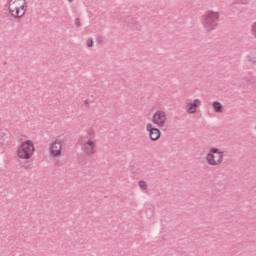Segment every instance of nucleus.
I'll list each match as a JSON object with an SVG mask.
<instances>
[{
  "instance_id": "nucleus-1",
  "label": "nucleus",
  "mask_w": 256,
  "mask_h": 256,
  "mask_svg": "<svg viewBox=\"0 0 256 256\" xmlns=\"http://www.w3.org/2000/svg\"><path fill=\"white\" fill-rule=\"evenodd\" d=\"M5 7L8 8L11 17L21 19L27 13V0H7Z\"/></svg>"
},
{
  "instance_id": "nucleus-2",
  "label": "nucleus",
  "mask_w": 256,
  "mask_h": 256,
  "mask_svg": "<svg viewBox=\"0 0 256 256\" xmlns=\"http://www.w3.org/2000/svg\"><path fill=\"white\" fill-rule=\"evenodd\" d=\"M219 19V12L207 11L202 15L201 23L205 31L211 33V31H215L219 27Z\"/></svg>"
},
{
  "instance_id": "nucleus-3",
  "label": "nucleus",
  "mask_w": 256,
  "mask_h": 256,
  "mask_svg": "<svg viewBox=\"0 0 256 256\" xmlns=\"http://www.w3.org/2000/svg\"><path fill=\"white\" fill-rule=\"evenodd\" d=\"M86 142H83L82 148L84 153L91 157L92 155H95V147H97V142L95 140V131L92 129L88 130L86 134Z\"/></svg>"
},
{
  "instance_id": "nucleus-4",
  "label": "nucleus",
  "mask_w": 256,
  "mask_h": 256,
  "mask_svg": "<svg viewBox=\"0 0 256 256\" xmlns=\"http://www.w3.org/2000/svg\"><path fill=\"white\" fill-rule=\"evenodd\" d=\"M223 157H225V152L219 150L218 148H211L206 155V162L212 167L221 165L223 163Z\"/></svg>"
},
{
  "instance_id": "nucleus-5",
  "label": "nucleus",
  "mask_w": 256,
  "mask_h": 256,
  "mask_svg": "<svg viewBox=\"0 0 256 256\" xmlns=\"http://www.w3.org/2000/svg\"><path fill=\"white\" fill-rule=\"evenodd\" d=\"M33 153H35V146L30 140L22 143L18 148L19 159H29L30 157H33Z\"/></svg>"
},
{
  "instance_id": "nucleus-6",
  "label": "nucleus",
  "mask_w": 256,
  "mask_h": 256,
  "mask_svg": "<svg viewBox=\"0 0 256 256\" xmlns=\"http://www.w3.org/2000/svg\"><path fill=\"white\" fill-rule=\"evenodd\" d=\"M152 123L158 127H165V123H167V115L165 112L160 110L156 111L152 117Z\"/></svg>"
},
{
  "instance_id": "nucleus-7",
  "label": "nucleus",
  "mask_w": 256,
  "mask_h": 256,
  "mask_svg": "<svg viewBox=\"0 0 256 256\" xmlns=\"http://www.w3.org/2000/svg\"><path fill=\"white\" fill-rule=\"evenodd\" d=\"M146 131H148L149 139L151 141H159V139H161V130H159V128H155L153 124L148 123L146 125Z\"/></svg>"
},
{
  "instance_id": "nucleus-8",
  "label": "nucleus",
  "mask_w": 256,
  "mask_h": 256,
  "mask_svg": "<svg viewBox=\"0 0 256 256\" xmlns=\"http://www.w3.org/2000/svg\"><path fill=\"white\" fill-rule=\"evenodd\" d=\"M62 149H63V144L61 143V141L53 142L49 150L51 157H61Z\"/></svg>"
},
{
  "instance_id": "nucleus-9",
  "label": "nucleus",
  "mask_w": 256,
  "mask_h": 256,
  "mask_svg": "<svg viewBox=\"0 0 256 256\" xmlns=\"http://www.w3.org/2000/svg\"><path fill=\"white\" fill-rule=\"evenodd\" d=\"M197 107H201V101L199 99H195L193 103L187 104V113L195 115V113H197Z\"/></svg>"
},
{
  "instance_id": "nucleus-10",
  "label": "nucleus",
  "mask_w": 256,
  "mask_h": 256,
  "mask_svg": "<svg viewBox=\"0 0 256 256\" xmlns=\"http://www.w3.org/2000/svg\"><path fill=\"white\" fill-rule=\"evenodd\" d=\"M212 107H213L214 113H223V104H221V102L214 101L212 103Z\"/></svg>"
},
{
  "instance_id": "nucleus-11",
  "label": "nucleus",
  "mask_w": 256,
  "mask_h": 256,
  "mask_svg": "<svg viewBox=\"0 0 256 256\" xmlns=\"http://www.w3.org/2000/svg\"><path fill=\"white\" fill-rule=\"evenodd\" d=\"M232 5H249V0H234Z\"/></svg>"
},
{
  "instance_id": "nucleus-12",
  "label": "nucleus",
  "mask_w": 256,
  "mask_h": 256,
  "mask_svg": "<svg viewBox=\"0 0 256 256\" xmlns=\"http://www.w3.org/2000/svg\"><path fill=\"white\" fill-rule=\"evenodd\" d=\"M139 187L140 189H142V191H147V182H145L144 180H140Z\"/></svg>"
},
{
  "instance_id": "nucleus-13",
  "label": "nucleus",
  "mask_w": 256,
  "mask_h": 256,
  "mask_svg": "<svg viewBox=\"0 0 256 256\" xmlns=\"http://www.w3.org/2000/svg\"><path fill=\"white\" fill-rule=\"evenodd\" d=\"M251 33H252L253 37H256V22L254 24H252Z\"/></svg>"
},
{
  "instance_id": "nucleus-14",
  "label": "nucleus",
  "mask_w": 256,
  "mask_h": 256,
  "mask_svg": "<svg viewBox=\"0 0 256 256\" xmlns=\"http://www.w3.org/2000/svg\"><path fill=\"white\" fill-rule=\"evenodd\" d=\"M248 62L251 63V65H256V56L248 57Z\"/></svg>"
},
{
  "instance_id": "nucleus-15",
  "label": "nucleus",
  "mask_w": 256,
  "mask_h": 256,
  "mask_svg": "<svg viewBox=\"0 0 256 256\" xmlns=\"http://www.w3.org/2000/svg\"><path fill=\"white\" fill-rule=\"evenodd\" d=\"M87 47H93V38L87 39Z\"/></svg>"
},
{
  "instance_id": "nucleus-16",
  "label": "nucleus",
  "mask_w": 256,
  "mask_h": 256,
  "mask_svg": "<svg viewBox=\"0 0 256 256\" xmlns=\"http://www.w3.org/2000/svg\"><path fill=\"white\" fill-rule=\"evenodd\" d=\"M74 23L76 27H81V20L79 18H75Z\"/></svg>"
},
{
  "instance_id": "nucleus-17",
  "label": "nucleus",
  "mask_w": 256,
  "mask_h": 256,
  "mask_svg": "<svg viewBox=\"0 0 256 256\" xmlns=\"http://www.w3.org/2000/svg\"><path fill=\"white\" fill-rule=\"evenodd\" d=\"M55 166L56 167H62L63 166V163L61 161H56L55 162Z\"/></svg>"
},
{
  "instance_id": "nucleus-18",
  "label": "nucleus",
  "mask_w": 256,
  "mask_h": 256,
  "mask_svg": "<svg viewBox=\"0 0 256 256\" xmlns=\"http://www.w3.org/2000/svg\"><path fill=\"white\" fill-rule=\"evenodd\" d=\"M22 167L23 169H26V170L31 169V165H23Z\"/></svg>"
},
{
  "instance_id": "nucleus-19",
  "label": "nucleus",
  "mask_w": 256,
  "mask_h": 256,
  "mask_svg": "<svg viewBox=\"0 0 256 256\" xmlns=\"http://www.w3.org/2000/svg\"><path fill=\"white\" fill-rule=\"evenodd\" d=\"M84 105H85V107H87V105H89V100H85Z\"/></svg>"
},
{
  "instance_id": "nucleus-20",
  "label": "nucleus",
  "mask_w": 256,
  "mask_h": 256,
  "mask_svg": "<svg viewBox=\"0 0 256 256\" xmlns=\"http://www.w3.org/2000/svg\"><path fill=\"white\" fill-rule=\"evenodd\" d=\"M69 1V3H73V0H68Z\"/></svg>"
},
{
  "instance_id": "nucleus-21",
  "label": "nucleus",
  "mask_w": 256,
  "mask_h": 256,
  "mask_svg": "<svg viewBox=\"0 0 256 256\" xmlns=\"http://www.w3.org/2000/svg\"><path fill=\"white\" fill-rule=\"evenodd\" d=\"M135 20H132L131 22H127V23H134Z\"/></svg>"
},
{
  "instance_id": "nucleus-22",
  "label": "nucleus",
  "mask_w": 256,
  "mask_h": 256,
  "mask_svg": "<svg viewBox=\"0 0 256 256\" xmlns=\"http://www.w3.org/2000/svg\"><path fill=\"white\" fill-rule=\"evenodd\" d=\"M249 75H253V73L249 72Z\"/></svg>"
}]
</instances>
